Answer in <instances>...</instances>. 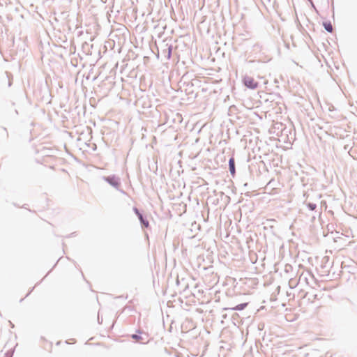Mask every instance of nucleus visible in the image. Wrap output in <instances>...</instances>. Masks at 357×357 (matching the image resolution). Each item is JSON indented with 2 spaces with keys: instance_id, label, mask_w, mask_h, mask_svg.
Wrapping results in <instances>:
<instances>
[{
  "instance_id": "1",
  "label": "nucleus",
  "mask_w": 357,
  "mask_h": 357,
  "mask_svg": "<svg viewBox=\"0 0 357 357\" xmlns=\"http://www.w3.org/2000/svg\"><path fill=\"white\" fill-rule=\"evenodd\" d=\"M243 83L245 86L250 89H255L258 86V82L251 76H245Z\"/></svg>"
},
{
  "instance_id": "2",
  "label": "nucleus",
  "mask_w": 357,
  "mask_h": 357,
  "mask_svg": "<svg viewBox=\"0 0 357 357\" xmlns=\"http://www.w3.org/2000/svg\"><path fill=\"white\" fill-rule=\"evenodd\" d=\"M144 335L145 337L135 334V335H132V338L134 339L137 342H140V343L149 342V340L148 339V335L146 333H144Z\"/></svg>"
},
{
  "instance_id": "3",
  "label": "nucleus",
  "mask_w": 357,
  "mask_h": 357,
  "mask_svg": "<svg viewBox=\"0 0 357 357\" xmlns=\"http://www.w3.org/2000/svg\"><path fill=\"white\" fill-rule=\"evenodd\" d=\"M134 211L137 215L138 216L139 219L140 220L141 222L144 225L145 227H148L149 226V223L148 221L144 220L143 218L142 215L139 213L137 208H135Z\"/></svg>"
},
{
  "instance_id": "4",
  "label": "nucleus",
  "mask_w": 357,
  "mask_h": 357,
  "mask_svg": "<svg viewBox=\"0 0 357 357\" xmlns=\"http://www.w3.org/2000/svg\"><path fill=\"white\" fill-rule=\"evenodd\" d=\"M229 166L231 174L234 176L235 174V162L234 158L229 159Z\"/></svg>"
},
{
  "instance_id": "5",
  "label": "nucleus",
  "mask_w": 357,
  "mask_h": 357,
  "mask_svg": "<svg viewBox=\"0 0 357 357\" xmlns=\"http://www.w3.org/2000/svg\"><path fill=\"white\" fill-rule=\"evenodd\" d=\"M8 137V131L4 128H0V139H6Z\"/></svg>"
},
{
  "instance_id": "6",
  "label": "nucleus",
  "mask_w": 357,
  "mask_h": 357,
  "mask_svg": "<svg viewBox=\"0 0 357 357\" xmlns=\"http://www.w3.org/2000/svg\"><path fill=\"white\" fill-rule=\"evenodd\" d=\"M323 25L327 31L330 33L333 31V26L331 22H324Z\"/></svg>"
},
{
  "instance_id": "7",
  "label": "nucleus",
  "mask_w": 357,
  "mask_h": 357,
  "mask_svg": "<svg viewBox=\"0 0 357 357\" xmlns=\"http://www.w3.org/2000/svg\"><path fill=\"white\" fill-rule=\"evenodd\" d=\"M248 305L247 303L239 304L232 308L233 310H243Z\"/></svg>"
},
{
  "instance_id": "8",
  "label": "nucleus",
  "mask_w": 357,
  "mask_h": 357,
  "mask_svg": "<svg viewBox=\"0 0 357 357\" xmlns=\"http://www.w3.org/2000/svg\"><path fill=\"white\" fill-rule=\"evenodd\" d=\"M307 206H308L309 208L312 211H313L316 208V204H314L310 203V204H308Z\"/></svg>"
},
{
  "instance_id": "9",
  "label": "nucleus",
  "mask_w": 357,
  "mask_h": 357,
  "mask_svg": "<svg viewBox=\"0 0 357 357\" xmlns=\"http://www.w3.org/2000/svg\"><path fill=\"white\" fill-rule=\"evenodd\" d=\"M171 50H169V56H170Z\"/></svg>"
}]
</instances>
